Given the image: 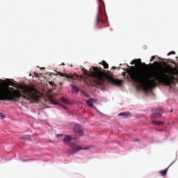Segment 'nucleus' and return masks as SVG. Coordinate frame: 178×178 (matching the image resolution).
<instances>
[{
    "label": "nucleus",
    "mask_w": 178,
    "mask_h": 178,
    "mask_svg": "<svg viewBox=\"0 0 178 178\" xmlns=\"http://www.w3.org/2000/svg\"><path fill=\"white\" fill-rule=\"evenodd\" d=\"M124 72L128 73V76H129L132 81L137 83L139 86H142L144 91L146 92H148V91L152 90V88H155L158 84L171 87L170 84H173V80L176 79L175 76L168 75V74H166V70L163 68L152 72L149 79H147L145 74H144L141 70L134 66H131L130 69H125Z\"/></svg>",
    "instance_id": "f257e3e1"
},
{
    "label": "nucleus",
    "mask_w": 178,
    "mask_h": 178,
    "mask_svg": "<svg viewBox=\"0 0 178 178\" xmlns=\"http://www.w3.org/2000/svg\"><path fill=\"white\" fill-rule=\"evenodd\" d=\"M19 98L30 99L33 102L40 101L38 91L28 85H17L10 79L0 83V101H19Z\"/></svg>",
    "instance_id": "f03ea898"
},
{
    "label": "nucleus",
    "mask_w": 178,
    "mask_h": 178,
    "mask_svg": "<svg viewBox=\"0 0 178 178\" xmlns=\"http://www.w3.org/2000/svg\"><path fill=\"white\" fill-rule=\"evenodd\" d=\"M81 71L83 72V74H86V76L92 77L90 81V85L93 86L94 87H98V86L104 87L106 80L108 81V83H111V84L118 86H122V83L124 81L122 79H115L106 73L99 71L97 67H92L90 71L86 70V68H82Z\"/></svg>",
    "instance_id": "7ed1b4c3"
},
{
    "label": "nucleus",
    "mask_w": 178,
    "mask_h": 178,
    "mask_svg": "<svg viewBox=\"0 0 178 178\" xmlns=\"http://www.w3.org/2000/svg\"><path fill=\"white\" fill-rule=\"evenodd\" d=\"M98 13L96 15L95 26L99 27L102 24H105L108 22V16L106 15V11L105 10V3L104 0H98Z\"/></svg>",
    "instance_id": "20e7f679"
},
{
    "label": "nucleus",
    "mask_w": 178,
    "mask_h": 178,
    "mask_svg": "<svg viewBox=\"0 0 178 178\" xmlns=\"http://www.w3.org/2000/svg\"><path fill=\"white\" fill-rule=\"evenodd\" d=\"M63 137V141L64 144L69 145V146L71 147V149H69L67 150V154L68 155H73L76 154V152H79V151H81V149H88V147H81V146L78 145L76 143H70V141L73 140L72 138V136L68 135H63V134H57L56 137Z\"/></svg>",
    "instance_id": "39448f33"
},
{
    "label": "nucleus",
    "mask_w": 178,
    "mask_h": 178,
    "mask_svg": "<svg viewBox=\"0 0 178 178\" xmlns=\"http://www.w3.org/2000/svg\"><path fill=\"white\" fill-rule=\"evenodd\" d=\"M154 112L155 113L152 114L150 116L151 120H154V119H158V118H161L162 116V113H163V111L161 108H156Z\"/></svg>",
    "instance_id": "423d86ee"
},
{
    "label": "nucleus",
    "mask_w": 178,
    "mask_h": 178,
    "mask_svg": "<svg viewBox=\"0 0 178 178\" xmlns=\"http://www.w3.org/2000/svg\"><path fill=\"white\" fill-rule=\"evenodd\" d=\"M74 132L76 134L77 136H83V127L79 124H76L73 127Z\"/></svg>",
    "instance_id": "0eeeda50"
},
{
    "label": "nucleus",
    "mask_w": 178,
    "mask_h": 178,
    "mask_svg": "<svg viewBox=\"0 0 178 178\" xmlns=\"http://www.w3.org/2000/svg\"><path fill=\"white\" fill-rule=\"evenodd\" d=\"M58 74L61 77H66V79H72V80H77L79 79V76L77 75H67L66 74H63L62 72H58Z\"/></svg>",
    "instance_id": "6e6552de"
},
{
    "label": "nucleus",
    "mask_w": 178,
    "mask_h": 178,
    "mask_svg": "<svg viewBox=\"0 0 178 178\" xmlns=\"http://www.w3.org/2000/svg\"><path fill=\"white\" fill-rule=\"evenodd\" d=\"M131 65H137L138 67H141L143 66H148L145 63H141V59L134 60L131 62Z\"/></svg>",
    "instance_id": "1a4fd4ad"
},
{
    "label": "nucleus",
    "mask_w": 178,
    "mask_h": 178,
    "mask_svg": "<svg viewBox=\"0 0 178 178\" xmlns=\"http://www.w3.org/2000/svg\"><path fill=\"white\" fill-rule=\"evenodd\" d=\"M95 99H90L86 102V104L88 105V106H90V108H94V102H95Z\"/></svg>",
    "instance_id": "9d476101"
},
{
    "label": "nucleus",
    "mask_w": 178,
    "mask_h": 178,
    "mask_svg": "<svg viewBox=\"0 0 178 178\" xmlns=\"http://www.w3.org/2000/svg\"><path fill=\"white\" fill-rule=\"evenodd\" d=\"M163 123L164 122L162 121H152V124H155L156 126H162Z\"/></svg>",
    "instance_id": "9b49d317"
},
{
    "label": "nucleus",
    "mask_w": 178,
    "mask_h": 178,
    "mask_svg": "<svg viewBox=\"0 0 178 178\" xmlns=\"http://www.w3.org/2000/svg\"><path fill=\"white\" fill-rule=\"evenodd\" d=\"M99 65H102V66H104V69L109 68V65L105 62V60H102V63H99Z\"/></svg>",
    "instance_id": "f8f14e48"
},
{
    "label": "nucleus",
    "mask_w": 178,
    "mask_h": 178,
    "mask_svg": "<svg viewBox=\"0 0 178 178\" xmlns=\"http://www.w3.org/2000/svg\"><path fill=\"white\" fill-rule=\"evenodd\" d=\"M159 173L161 175V176H166V173H168V168H165L163 170H160Z\"/></svg>",
    "instance_id": "ddd939ff"
},
{
    "label": "nucleus",
    "mask_w": 178,
    "mask_h": 178,
    "mask_svg": "<svg viewBox=\"0 0 178 178\" xmlns=\"http://www.w3.org/2000/svg\"><path fill=\"white\" fill-rule=\"evenodd\" d=\"M130 113H121L118 115V116H129Z\"/></svg>",
    "instance_id": "4468645a"
},
{
    "label": "nucleus",
    "mask_w": 178,
    "mask_h": 178,
    "mask_svg": "<svg viewBox=\"0 0 178 178\" xmlns=\"http://www.w3.org/2000/svg\"><path fill=\"white\" fill-rule=\"evenodd\" d=\"M50 102L51 104H52L53 105H59V103H58L57 102H55V100L51 99H50Z\"/></svg>",
    "instance_id": "2eb2a0df"
},
{
    "label": "nucleus",
    "mask_w": 178,
    "mask_h": 178,
    "mask_svg": "<svg viewBox=\"0 0 178 178\" xmlns=\"http://www.w3.org/2000/svg\"><path fill=\"white\" fill-rule=\"evenodd\" d=\"M60 101H62V102H63V104H67V100L66 99H65V97H61L60 98Z\"/></svg>",
    "instance_id": "dca6fc26"
},
{
    "label": "nucleus",
    "mask_w": 178,
    "mask_h": 178,
    "mask_svg": "<svg viewBox=\"0 0 178 178\" xmlns=\"http://www.w3.org/2000/svg\"><path fill=\"white\" fill-rule=\"evenodd\" d=\"M72 88L74 90L76 91V92H77V91H79V88H77V86H76L74 85L72 86Z\"/></svg>",
    "instance_id": "f3484780"
},
{
    "label": "nucleus",
    "mask_w": 178,
    "mask_h": 178,
    "mask_svg": "<svg viewBox=\"0 0 178 178\" xmlns=\"http://www.w3.org/2000/svg\"><path fill=\"white\" fill-rule=\"evenodd\" d=\"M49 84H50V86H52V87H56V85H55L52 81H49Z\"/></svg>",
    "instance_id": "a211bd4d"
},
{
    "label": "nucleus",
    "mask_w": 178,
    "mask_h": 178,
    "mask_svg": "<svg viewBox=\"0 0 178 178\" xmlns=\"http://www.w3.org/2000/svg\"><path fill=\"white\" fill-rule=\"evenodd\" d=\"M175 54H176V52H175L174 51H170L168 54V55H175Z\"/></svg>",
    "instance_id": "6ab92c4d"
},
{
    "label": "nucleus",
    "mask_w": 178,
    "mask_h": 178,
    "mask_svg": "<svg viewBox=\"0 0 178 178\" xmlns=\"http://www.w3.org/2000/svg\"><path fill=\"white\" fill-rule=\"evenodd\" d=\"M155 58H156V56H152L151 59H150V62H152V60H154V59H155Z\"/></svg>",
    "instance_id": "aec40b11"
},
{
    "label": "nucleus",
    "mask_w": 178,
    "mask_h": 178,
    "mask_svg": "<svg viewBox=\"0 0 178 178\" xmlns=\"http://www.w3.org/2000/svg\"><path fill=\"white\" fill-rule=\"evenodd\" d=\"M0 117H1L2 119H5V116L2 113L0 114Z\"/></svg>",
    "instance_id": "412c9836"
},
{
    "label": "nucleus",
    "mask_w": 178,
    "mask_h": 178,
    "mask_svg": "<svg viewBox=\"0 0 178 178\" xmlns=\"http://www.w3.org/2000/svg\"><path fill=\"white\" fill-rule=\"evenodd\" d=\"M154 65H159V62H154Z\"/></svg>",
    "instance_id": "4be33fe9"
},
{
    "label": "nucleus",
    "mask_w": 178,
    "mask_h": 178,
    "mask_svg": "<svg viewBox=\"0 0 178 178\" xmlns=\"http://www.w3.org/2000/svg\"><path fill=\"white\" fill-rule=\"evenodd\" d=\"M35 76L36 77H38V73H35Z\"/></svg>",
    "instance_id": "5701e85b"
},
{
    "label": "nucleus",
    "mask_w": 178,
    "mask_h": 178,
    "mask_svg": "<svg viewBox=\"0 0 178 178\" xmlns=\"http://www.w3.org/2000/svg\"><path fill=\"white\" fill-rule=\"evenodd\" d=\"M122 76H126V72H122Z\"/></svg>",
    "instance_id": "b1692460"
},
{
    "label": "nucleus",
    "mask_w": 178,
    "mask_h": 178,
    "mask_svg": "<svg viewBox=\"0 0 178 178\" xmlns=\"http://www.w3.org/2000/svg\"><path fill=\"white\" fill-rule=\"evenodd\" d=\"M134 141V142H136V141H139V140H138V139H135Z\"/></svg>",
    "instance_id": "393cba45"
},
{
    "label": "nucleus",
    "mask_w": 178,
    "mask_h": 178,
    "mask_svg": "<svg viewBox=\"0 0 178 178\" xmlns=\"http://www.w3.org/2000/svg\"><path fill=\"white\" fill-rule=\"evenodd\" d=\"M112 69H116V67H113Z\"/></svg>",
    "instance_id": "a878e982"
},
{
    "label": "nucleus",
    "mask_w": 178,
    "mask_h": 178,
    "mask_svg": "<svg viewBox=\"0 0 178 178\" xmlns=\"http://www.w3.org/2000/svg\"><path fill=\"white\" fill-rule=\"evenodd\" d=\"M64 109H67V108L65 106H63Z\"/></svg>",
    "instance_id": "bb28decb"
},
{
    "label": "nucleus",
    "mask_w": 178,
    "mask_h": 178,
    "mask_svg": "<svg viewBox=\"0 0 178 178\" xmlns=\"http://www.w3.org/2000/svg\"><path fill=\"white\" fill-rule=\"evenodd\" d=\"M86 97H87V94L85 93Z\"/></svg>",
    "instance_id": "cd10ccee"
},
{
    "label": "nucleus",
    "mask_w": 178,
    "mask_h": 178,
    "mask_svg": "<svg viewBox=\"0 0 178 178\" xmlns=\"http://www.w3.org/2000/svg\"><path fill=\"white\" fill-rule=\"evenodd\" d=\"M62 65H65V63H63Z\"/></svg>",
    "instance_id": "c85d7f7f"
}]
</instances>
